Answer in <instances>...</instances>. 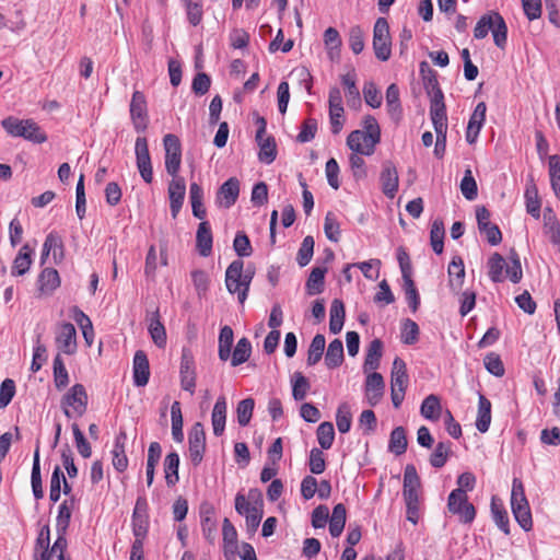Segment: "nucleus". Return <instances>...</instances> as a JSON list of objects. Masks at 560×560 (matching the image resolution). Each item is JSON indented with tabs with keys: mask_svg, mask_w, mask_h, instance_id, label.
<instances>
[{
	"mask_svg": "<svg viewBox=\"0 0 560 560\" xmlns=\"http://www.w3.org/2000/svg\"><path fill=\"white\" fill-rule=\"evenodd\" d=\"M326 339L324 335L317 334L308 348L307 364L315 365L323 357L325 350Z\"/></svg>",
	"mask_w": 560,
	"mask_h": 560,
	"instance_id": "55",
	"label": "nucleus"
},
{
	"mask_svg": "<svg viewBox=\"0 0 560 560\" xmlns=\"http://www.w3.org/2000/svg\"><path fill=\"white\" fill-rule=\"evenodd\" d=\"M383 342L380 339H373L366 350L363 369L365 372L376 370L380 366L382 358Z\"/></svg>",
	"mask_w": 560,
	"mask_h": 560,
	"instance_id": "42",
	"label": "nucleus"
},
{
	"mask_svg": "<svg viewBox=\"0 0 560 560\" xmlns=\"http://www.w3.org/2000/svg\"><path fill=\"white\" fill-rule=\"evenodd\" d=\"M451 454V443L450 442H439L430 456V464L434 468L443 467Z\"/></svg>",
	"mask_w": 560,
	"mask_h": 560,
	"instance_id": "54",
	"label": "nucleus"
},
{
	"mask_svg": "<svg viewBox=\"0 0 560 560\" xmlns=\"http://www.w3.org/2000/svg\"><path fill=\"white\" fill-rule=\"evenodd\" d=\"M54 382L58 389H62L69 384V374L60 353L54 359Z\"/></svg>",
	"mask_w": 560,
	"mask_h": 560,
	"instance_id": "56",
	"label": "nucleus"
},
{
	"mask_svg": "<svg viewBox=\"0 0 560 560\" xmlns=\"http://www.w3.org/2000/svg\"><path fill=\"white\" fill-rule=\"evenodd\" d=\"M135 153L137 160V167L142 179L148 184L152 183L153 171L147 138L138 137L136 139Z\"/></svg>",
	"mask_w": 560,
	"mask_h": 560,
	"instance_id": "11",
	"label": "nucleus"
},
{
	"mask_svg": "<svg viewBox=\"0 0 560 560\" xmlns=\"http://www.w3.org/2000/svg\"><path fill=\"white\" fill-rule=\"evenodd\" d=\"M386 107L392 119L398 121L401 117V104L399 89L395 83H392L386 90Z\"/></svg>",
	"mask_w": 560,
	"mask_h": 560,
	"instance_id": "36",
	"label": "nucleus"
},
{
	"mask_svg": "<svg viewBox=\"0 0 560 560\" xmlns=\"http://www.w3.org/2000/svg\"><path fill=\"white\" fill-rule=\"evenodd\" d=\"M250 352H252V346H250V342L248 341V339L245 337L241 338L237 341L236 347L234 348V351L232 353L231 365L238 366V365L243 364L244 362H246L249 359Z\"/></svg>",
	"mask_w": 560,
	"mask_h": 560,
	"instance_id": "52",
	"label": "nucleus"
},
{
	"mask_svg": "<svg viewBox=\"0 0 560 560\" xmlns=\"http://www.w3.org/2000/svg\"><path fill=\"white\" fill-rule=\"evenodd\" d=\"M189 456L194 465H199L206 451V433L202 423L196 422L188 435Z\"/></svg>",
	"mask_w": 560,
	"mask_h": 560,
	"instance_id": "12",
	"label": "nucleus"
},
{
	"mask_svg": "<svg viewBox=\"0 0 560 560\" xmlns=\"http://www.w3.org/2000/svg\"><path fill=\"white\" fill-rule=\"evenodd\" d=\"M259 145L258 159L261 163L271 164L277 158V145L272 137L256 138Z\"/></svg>",
	"mask_w": 560,
	"mask_h": 560,
	"instance_id": "35",
	"label": "nucleus"
},
{
	"mask_svg": "<svg viewBox=\"0 0 560 560\" xmlns=\"http://www.w3.org/2000/svg\"><path fill=\"white\" fill-rule=\"evenodd\" d=\"M401 342L405 345H415L419 339V326L412 319H405L401 326Z\"/></svg>",
	"mask_w": 560,
	"mask_h": 560,
	"instance_id": "63",
	"label": "nucleus"
},
{
	"mask_svg": "<svg viewBox=\"0 0 560 560\" xmlns=\"http://www.w3.org/2000/svg\"><path fill=\"white\" fill-rule=\"evenodd\" d=\"M444 235H445V229H444L443 221L440 219L434 220L431 225L430 242H431L432 249L438 255L443 253Z\"/></svg>",
	"mask_w": 560,
	"mask_h": 560,
	"instance_id": "50",
	"label": "nucleus"
},
{
	"mask_svg": "<svg viewBox=\"0 0 560 560\" xmlns=\"http://www.w3.org/2000/svg\"><path fill=\"white\" fill-rule=\"evenodd\" d=\"M549 175L555 195L560 199V156L549 158Z\"/></svg>",
	"mask_w": 560,
	"mask_h": 560,
	"instance_id": "64",
	"label": "nucleus"
},
{
	"mask_svg": "<svg viewBox=\"0 0 560 560\" xmlns=\"http://www.w3.org/2000/svg\"><path fill=\"white\" fill-rule=\"evenodd\" d=\"M186 184L179 176L173 177L168 185L170 208L173 218H176L184 203Z\"/></svg>",
	"mask_w": 560,
	"mask_h": 560,
	"instance_id": "18",
	"label": "nucleus"
},
{
	"mask_svg": "<svg viewBox=\"0 0 560 560\" xmlns=\"http://www.w3.org/2000/svg\"><path fill=\"white\" fill-rule=\"evenodd\" d=\"M420 478L413 465H407L404 472V499L406 504H420Z\"/></svg>",
	"mask_w": 560,
	"mask_h": 560,
	"instance_id": "14",
	"label": "nucleus"
},
{
	"mask_svg": "<svg viewBox=\"0 0 560 560\" xmlns=\"http://www.w3.org/2000/svg\"><path fill=\"white\" fill-rule=\"evenodd\" d=\"M346 517V506L342 503L335 505L329 518V533L332 537H339L341 535L345 528Z\"/></svg>",
	"mask_w": 560,
	"mask_h": 560,
	"instance_id": "41",
	"label": "nucleus"
},
{
	"mask_svg": "<svg viewBox=\"0 0 560 560\" xmlns=\"http://www.w3.org/2000/svg\"><path fill=\"white\" fill-rule=\"evenodd\" d=\"M491 32L493 42L499 48H504L506 44L508 27L505 21L498 12H490L480 18L477 22L474 36L477 39L485 38Z\"/></svg>",
	"mask_w": 560,
	"mask_h": 560,
	"instance_id": "2",
	"label": "nucleus"
},
{
	"mask_svg": "<svg viewBox=\"0 0 560 560\" xmlns=\"http://www.w3.org/2000/svg\"><path fill=\"white\" fill-rule=\"evenodd\" d=\"M442 406L436 395H429L424 398L420 407V413L423 418L438 421L440 419Z\"/></svg>",
	"mask_w": 560,
	"mask_h": 560,
	"instance_id": "38",
	"label": "nucleus"
},
{
	"mask_svg": "<svg viewBox=\"0 0 560 560\" xmlns=\"http://www.w3.org/2000/svg\"><path fill=\"white\" fill-rule=\"evenodd\" d=\"M62 248H63V245H62L61 237L54 232L49 233L46 236L45 242L43 244L40 264L44 265L46 262V259L49 256L51 250L54 252L55 258L57 256V249L60 250V256H62Z\"/></svg>",
	"mask_w": 560,
	"mask_h": 560,
	"instance_id": "53",
	"label": "nucleus"
},
{
	"mask_svg": "<svg viewBox=\"0 0 560 560\" xmlns=\"http://www.w3.org/2000/svg\"><path fill=\"white\" fill-rule=\"evenodd\" d=\"M33 249L28 244H24L13 260L11 268L12 276L25 275L32 265Z\"/></svg>",
	"mask_w": 560,
	"mask_h": 560,
	"instance_id": "30",
	"label": "nucleus"
},
{
	"mask_svg": "<svg viewBox=\"0 0 560 560\" xmlns=\"http://www.w3.org/2000/svg\"><path fill=\"white\" fill-rule=\"evenodd\" d=\"M526 211L535 219L540 218L541 202L538 197V189L533 177H529L525 189Z\"/></svg>",
	"mask_w": 560,
	"mask_h": 560,
	"instance_id": "29",
	"label": "nucleus"
},
{
	"mask_svg": "<svg viewBox=\"0 0 560 560\" xmlns=\"http://www.w3.org/2000/svg\"><path fill=\"white\" fill-rule=\"evenodd\" d=\"M257 505H264L261 492L258 489H250L247 498L242 493L235 497V510L240 515H245Z\"/></svg>",
	"mask_w": 560,
	"mask_h": 560,
	"instance_id": "26",
	"label": "nucleus"
},
{
	"mask_svg": "<svg viewBox=\"0 0 560 560\" xmlns=\"http://www.w3.org/2000/svg\"><path fill=\"white\" fill-rule=\"evenodd\" d=\"M38 291L40 295H50L60 285V277L56 269L45 268L38 276Z\"/></svg>",
	"mask_w": 560,
	"mask_h": 560,
	"instance_id": "24",
	"label": "nucleus"
},
{
	"mask_svg": "<svg viewBox=\"0 0 560 560\" xmlns=\"http://www.w3.org/2000/svg\"><path fill=\"white\" fill-rule=\"evenodd\" d=\"M57 349L68 355L77 351V330L71 323H62L58 326L55 337Z\"/></svg>",
	"mask_w": 560,
	"mask_h": 560,
	"instance_id": "13",
	"label": "nucleus"
},
{
	"mask_svg": "<svg viewBox=\"0 0 560 560\" xmlns=\"http://www.w3.org/2000/svg\"><path fill=\"white\" fill-rule=\"evenodd\" d=\"M88 407V394L82 384L73 385L61 399V408L68 418H79Z\"/></svg>",
	"mask_w": 560,
	"mask_h": 560,
	"instance_id": "5",
	"label": "nucleus"
},
{
	"mask_svg": "<svg viewBox=\"0 0 560 560\" xmlns=\"http://www.w3.org/2000/svg\"><path fill=\"white\" fill-rule=\"evenodd\" d=\"M490 423H491V402L486 396L479 394L476 428L479 432L486 433L489 430Z\"/></svg>",
	"mask_w": 560,
	"mask_h": 560,
	"instance_id": "32",
	"label": "nucleus"
},
{
	"mask_svg": "<svg viewBox=\"0 0 560 560\" xmlns=\"http://www.w3.org/2000/svg\"><path fill=\"white\" fill-rule=\"evenodd\" d=\"M447 271L451 288L454 290L460 289L465 277V267L463 259L460 257H454L448 265Z\"/></svg>",
	"mask_w": 560,
	"mask_h": 560,
	"instance_id": "44",
	"label": "nucleus"
},
{
	"mask_svg": "<svg viewBox=\"0 0 560 560\" xmlns=\"http://www.w3.org/2000/svg\"><path fill=\"white\" fill-rule=\"evenodd\" d=\"M373 50L381 61H387L392 55L389 25L385 18H378L373 28Z\"/></svg>",
	"mask_w": 560,
	"mask_h": 560,
	"instance_id": "6",
	"label": "nucleus"
},
{
	"mask_svg": "<svg viewBox=\"0 0 560 560\" xmlns=\"http://www.w3.org/2000/svg\"><path fill=\"white\" fill-rule=\"evenodd\" d=\"M73 502L69 503L67 500L63 501L58 509V515L56 518V532L57 539L66 538L67 529L70 524L72 515Z\"/></svg>",
	"mask_w": 560,
	"mask_h": 560,
	"instance_id": "33",
	"label": "nucleus"
},
{
	"mask_svg": "<svg viewBox=\"0 0 560 560\" xmlns=\"http://www.w3.org/2000/svg\"><path fill=\"white\" fill-rule=\"evenodd\" d=\"M362 125L364 130H353L349 133L347 138V145H354L355 149H359L358 141L360 139H365L370 142V147L366 152L374 153L376 144L381 141V128L376 119L371 115L364 116Z\"/></svg>",
	"mask_w": 560,
	"mask_h": 560,
	"instance_id": "4",
	"label": "nucleus"
},
{
	"mask_svg": "<svg viewBox=\"0 0 560 560\" xmlns=\"http://www.w3.org/2000/svg\"><path fill=\"white\" fill-rule=\"evenodd\" d=\"M212 241V232L209 222H200L196 234V247L202 257H208L211 254Z\"/></svg>",
	"mask_w": 560,
	"mask_h": 560,
	"instance_id": "25",
	"label": "nucleus"
},
{
	"mask_svg": "<svg viewBox=\"0 0 560 560\" xmlns=\"http://www.w3.org/2000/svg\"><path fill=\"white\" fill-rule=\"evenodd\" d=\"M149 529L147 501L139 498L132 513V532L135 538L144 539Z\"/></svg>",
	"mask_w": 560,
	"mask_h": 560,
	"instance_id": "16",
	"label": "nucleus"
},
{
	"mask_svg": "<svg viewBox=\"0 0 560 560\" xmlns=\"http://www.w3.org/2000/svg\"><path fill=\"white\" fill-rule=\"evenodd\" d=\"M528 501L525 495L524 485L521 479L514 478L512 482V491H511V508L512 510L517 508L527 506Z\"/></svg>",
	"mask_w": 560,
	"mask_h": 560,
	"instance_id": "62",
	"label": "nucleus"
},
{
	"mask_svg": "<svg viewBox=\"0 0 560 560\" xmlns=\"http://www.w3.org/2000/svg\"><path fill=\"white\" fill-rule=\"evenodd\" d=\"M179 456L176 452L168 453L164 459L165 480L168 486L178 481Z\"/></svg>",
	"mask_w": 560,
	"mask_h": 560,
	"instance_id": "48",
	"label": "nucleus"
},
{
	"mask_svg": "<svg viewBox=\"0 0 560 560\" xmlns=\"http://www.w3.org/2000/svg\"><path fill=\"white\" fill-rule=\"evenodd\" d=\"M31 483L32 490L35 499L39 500L44 497L43 482L40 476V464H39V443L37 442L34 458H33V467L31 474Z\"/></svg>",
	"mask_w": 560,
	"mask_h": 560,
	"instance_id": "40",
	"label": "nucleus"
},
{
	"mask_svg": "<svg viewBox=\"0 0 560 560\" xmlns=\"http://www.w3.org/2000/svg\"><path fill=\"white\" fill-rule=\"evenodd\" d=\"M380 179L383 194L390 199L394 198L398 190L399 179L397 168L390 161L383 163V170Z\"/></svg>",
	"mask_w": 560,
	"mask_h": 560,
	"instance_id": "17",
	"label": "nucleus"
},
{
	"mask_svg": "<svg viewBox=\"0 0 560 560\" xmlns=\"http://www.w3.org/2000/svg\"><path fill=\"white\" fill-rule=\"evenodd\" d=\"M408 374L406 363L400 358H395L393 362L392 375H390V388L397 387L405 389L407 388Z\"/></svg>",
	"mask_w": 560,
	"mask_h": 560,
	"instance_id": "37",
	"label": "nucleus"
},
{
	"mask_svg": "<svg viewBox=\"0 0 560 560\" xmlns=\"http://www.w3.org/2000/svg\"><path fill=\"white\" fill-rule=\"evenodd\" d=\"M226 421V399L224 396H220L212 409L211 423L213 434L220 436L223 434Z\"/></svg>",
	"mask_w": 560,
	"mask_h": 560,
	"instance_id": "27",
	"label": "nucleus"
},
{
	"mask_svg": "<svg viewBox=\"0 0 560 560\" xmlns=\"http://www.w3.org/2000/svg\"><path fill=\"white\" fill-rule=\"evenodd\" d=\"M343 362V345L340 339H334L327 348L325 364L328 369H336Z\"/></svg>",
	"mask_w": 560,
	"mask_h": 560,
	"instance_id": "43",
	"label": "nucleus"
},
{
	"mask_svg": "<svg viewBox=\"0 0 560 560\" xmlns=\"http://www.w3.org/2000/svg\"><path fill=\"white\" fill-rule=\"evenodd\" d=\"M3 129L12 137H22L34 143H43L47 136L33 119H19L9 116L1 121Z\"/></svg>",
	"mask_w": 560,
	"mask_h": 560,
	"instance_id": "3",
	"label": "nucleus"
},
{
	"mask_svg": "<svg viewBox=\"0 0 560 560\" xmlns=\"http://www.w3.org/2000/svg\"><path fill=\"white\" fill-rule=\"evenodd\" d=\"M132 370L135 385L138 387L145 386L150 378V365L144 351H136Z\"/></svg>",
	"mask_w": 560,
	"mask_h": 560,
	"instance_id": "21",
	"label": "nucleus"
},
{
	"mask_svg": "<svg viewBox=\"0 0 560 560\" xmlns=\"http://www.w3.org/2000/svg\"><path fill=\"white\" fill-rule=\"evenodd\" d=\"M544 232L560 252V223L550 208L544 211Z\"/></svg>",
	"mask_w": 560,
	"mask_h": 560,
	"instance_id": "31",
	"label": "nucleus"
},
{
	"mask_svg": "<svg viewBox=\"0 0 560 560\" xmlns=\"http://www.w3.org/2000/svg\"><path fill=\"white\" fill-rule=\"evenodd\" d=\"M352 421V413L350 406L347 402L339 405L336 412V424L340 433H347L350 431Z\"/></svg>",
	"mask_w": 560,
	"mask_h": 560,
	"instance_id": "60",
	"label": "nucleus"
},
{
	"mask_svg": "<svg viewBox=\"0 0 560 560\" xmlns=\"http://www.w3.org/2000/svg\"><path fill=\"white\" fill-rule=\"evenodd\" d=\"M201 526L207 539H211L215 532V521L213 520V508L209 504L201 506Z\"/></svg>",
	"mask_w": 560,
	"mask_h": 560,
	"instance_id": "58",
	"label": "nucleus"
},
{
	"mask_svg": "<svg viewBox=\"0 0 560 560\" xmlns=\"http://www.w3.org/2000/svg\"><path fill=\"white\" fill-rule=\"evenodd\" d=\"M487 106L483 102L477 104L468 121L466 140L472 144L476 142L486 119Z\"/></svg>",
	"mask_w": 560,
	"mask_h": 560,
	"instance_id": "22",
	"label": "nucleus"
},
{
	"mask_svg": "<svg viewBox=\"0 0 560 560\" xmlns=\"http://www.w3.org/2000/svg\"><path fill=\"white\" fill-rule=\"evenodd\" d=\"M67 547V538L56 539L50 550H46L37 560H70L65 556Z\"/></svg>",
	"mask_w": 560,
	"mask_h": 560,
	"instance_id": "57",
	"label": "nucleus"
},
{
	"mask_svg": "<svg viewBox=\"0 0 560 560\" xmlns=\"http://www.w3.org/2000/svg\"><path fill=\"white\" fill-rule=\"evenodd\" d=\"M196 377L197 375L194 355L189 349L183 348L179 365L182 389L188 392L190 395H194L196 388Z\"/></svg>",
	"mask_w": 560,
	"mask_h": 560,
	"instance_id": "9",
	"label": "nucleus"
},
{
	"mask_svg": "<svg viewBox=\"0 0 560 560\" xmlns=\"http://www.w3.org/2000/svg\"><path fill=\"white\" fill-rule=\"evenodd\" d=\"M420 72L423 78L424 88L430 95V97H435L438 92H442L439 86V81L436 78V73L430 69L429 65L425 61L420 63Z\"/></svg>",
	"mask_w": 560,
	"mask_h": 560,
	"instance_id": "46",
	"label": "nucleus"
},
{
	"mask_svg": "<svg viewBox=\"0 0 560 560\" xmlns=\"http://www.w3.org/2000/svg\"><path fill=\"white\" fill-rule=\"evenodd\" d=\"M345 305L341 300L335 299L330 306L329 330L332 334L341 331L345 323Z\"/></svg>",
	"mask_w": 560,
	"mask_h": 560,
	"instance_id": "39",
	"label": "nucleus"
},
{
	"mask_svg": "<svg viewBox=\"0 0 560 560\" xmlns=\"http://www.w3.org/2000/svg\"><path fill=\"white\" fill-rule=\"evenodd\" d=\"M130 117L137 132H143L148 128V106L142 92L135 91L130 102Z\"/></svg>",
	"mask_w": 560,
	"mask_h": 560,
	"instance_id": "10",
	"label": "nucleus"
},
{
	"mask_svg": "<svg viewBox=\"0 0 560 560\" xmlns=\"http://www.w3.org/2000/svg\"><path fill=\"white\" fill-rule=\"evenodd\" d=\"M385 383L383 376L377 372H372L366 376L365 397L370 406H376L384 394Z\"/></svg>",
	"mask_w": 560,
	"mask_h": 560,
	"instance_id": "19",
	"label": "nucleus"
},
{
	"mask_svg": "<svg viewBox=\"0 0 560 560\" xmlns=\"http://www.w3.org/2000/svg\"><path fill=\"white\" fill-rule=\"evenodd\" d=\"M316 434L322 448L328 450L331 447L335 439V429L331 422H322L317 428Z\"/></svg>",
	"mask_w": 560,
	"mask_h": 560,
	"instance_id": "59",
	"label": "nucleus"
},
{
	"mask_svg": "<svg viewBox=\"0 0 560 560\" xmlns=\"http://www.w3.org/2000/svg\"><path fill=\"white\" fill-rule=\"evenodd\" d=\"M341 82L346 89V98L349 107L359 108L361 106V96L357 88L354 71L348 72L341 77Z\"/></svg>",
	"mask_w": 560,
	"mask_h": 560,
	"instance_id": "28",
	"label": "nucleus"
},
{
	"mask_svg": "<svg viewBox=\"0 0 560 560\" xmlns=\"http://www.w3.org/2000/svg\"><path fill=\"white\" fill-rule=\"evenodd\" d=\"M430 116L435 132H447V117L443 92H438L435 97H431Z\"/></svg>",
	"mask_w": 560,
	"mask_h": 560,
	"instance_id": "15",
	"label": "nucleus"
},
{
	"mask_svg": "<svg viewBox=\"0 0 560 560\" xmlns=\"http://www.w3.org/2000/svg\"><path fill=\"white\" fill-rule=\"evenodd\" d=\"M165 168L172 177L178 176L182 163V145L177 136L168 133L163 138Z\"/></svg>",
	"mask_w": 560,
	"mask_h": 560,
	"instance_id": "8",
	"label": "nucleus"
},
{
	"mask_svg": "<svg viewBox=\"0 0 560 560\" xmlns=\"http://www.w3.org/2000/svg\"><path fill=\"white\" fill-rule=\"evenodd\" d=\"M233 330L230 326H224L219 335V358L226 361L231 357V348L233 345Z\"/></svg>",
	"mask_w": 560,
	"mask_h": 560,
	"instance_id": "51",
	"label": "nucleus"
},
{
	"mask_svg": "<svg viewBox=\"0 0 560 560\" xmlns=\"http://www.w3.org/2000/svg\"><path fill=\"white\" fill-rule=\"evenodd\" d=\"M148 329L154 345L161 349L164 348L166 346V331L160 320L159 311L152 313Z\"/></svg>",
	"mask_w": 560,
	"mask_h": 560,
	"instance_id": "34",
	"label": "nucleus"
},
{
	"mask_svg": "<svg viewBox=\"0 0 560 560\" xmlns=\"http://www.w3.org/2000/svg\"><path fill=\"white\" fill-rule=\"evenodd\" d=\"M240 195V182L235 177L229 178L224 182L218 190L217 201L224 208L232 207Z\"/></svg>",
	"mask_w": 560,
	"mask_h": 560,
	"instance_id": "20",
	"label": "nucleus"
},
{
	"mask_svg": "<svg viewBox=\"0 0 560 560\" xmlns=\"http://www.w3.org/2000/svg\"><path fill=\"white\" fill-rule=\"evenodd\" d=\"M447 508L451 513L458 515L463 523H471L476 516V510L468 502L466 491L463 489H455L450 493Z\"/></svg>",
	"mask_w": 560,
	"mask_h": 560,
	"instance_id": "7",
	"label": "nucleus"
},
{
	"mask_svg": "<svg viewBox=\"0 0 560 560\" xmlns=\"http://www.w3.org/2000/svg\"><path fill=\"white\" fill-rule=\"evenodd\" d=\"M127 433L125 430H120L115 438L114 447L112 450V463L114 468L119 472L125 471L128 467V458L125 451Z\"/></svg>",
	"mask_w": 560,
	"mask_h": 560,
	"instance_id": "23",
	"label": "nucleus"
},
{
	"mask_svg": "<svg viewBox=\"0 0 560 560\" xmlns=\"http://www.w3.org/2000/svg\"><path fill=\"white\" fill-rule=\"evenodd\" d=\"M406 431L402 427L395 428L389 438L388 450L395 455H401L407 450Z\"/></svg>",
	"mask_w": 560,
	"mask_h": 560,
	"instance_id": "49",
	"label": "nucleus"
},
{
	"mask_svg": "<svg viewBox=\"0 0 560 560\" xmlns=\"http://www.w3.org/2000/svg\"><path fill=\"white\" fill-rule=\"evenodd\" d=\"M255 270L247 267L244 270V262L241 259L233 260L225 271V285L230 293H237L241 304L247 299L250 282Z\"/></svg>",
	"mask_w": 560,
	"mask_h": 560,
	"instance_id": "1",
	"label": "nucleus"
},
{
	"mask_svg": "<svg viewBox=\"0 0 560 560\" xmlns=\"http://www.w3.org/2000/svg\"><path fill=\"white\" fill-rule=\"evenodd\" d=\"M327 272L326 267H314L306 281V289L308 294H318L324 289V279Z\"/></svg>",
	"mask_w": 560,
	"mask_h": 560,
	"instance_id": "47",
	"label": "nucleus"
},
{
	"mask_svg": "<svg viewBox=\"0 0 560 560\" xmlns=\"http://www.w3.org/2000/svg\"><path fill=\"white\" fill-rule=\"evenodd\" d=\"M489 277L493 282L503 281V270L505 268V260L499 254L494 253L488 260Z\"/></svg>",
	"mask_w": 560,
	"mask_h": 560,
	"instance_id": "61",
	"label": "nucleus"
},
{
	"mask_svg": "<svg viewBox=\"0 0 560 560\" xmlns=\"http://www.w3.org/2000/svg\"><path fill=\"white\" fill-rule=\"evenodd\" d=\"M189 199L191 202L192 214L198 219L206 217V209L203 207V190L197 183H191L189 187Z\"/></svg>",
	"mask_w": 560,
	"mask_h": 560,
	"instance_id": "45",
	"label": "nucleus"
}]
</instances>
